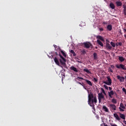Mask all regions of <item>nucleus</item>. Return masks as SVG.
Instances as JSON below:
<instances>
[{"mask_svg":"<svg viewBox=\"0 0 126 126\" xmlns=\"http://www.w3.org/2000/svg\"><path fill=\"white\" fill-rule=\"evenodd\" d=\"M88 98V104L92 107L93 110H95V105L94 104H94L97 103V98H96V96L94 97V95L92 93L89 94Z\"/></svg>","mask_w":126,"mask_h":126,"instance_id":"f257e3e1","label":"nucleus"},{"mask_svg":"<svg viewBox=\"0 0 126 126\" xmlns=\"http://www.w3.org/2000/svg\"><path fill=\"white\" fill-rule=\"evenodd\" d=\"M83 44L84 48H86V49H89V48L93 49L94 48L93 45L90 43V42H84Z\"/></svg>","mask_w":126,"mask_h":126,"instance_id":"f03ea898","label":"nucleus"},{"mask_svg":"<svg viewBox=\"0 0 126 126\" xmlns=\"http://www.w3.org/2000/svg\"><path fill=\"white\" fill-rule=\"evenodd\" d=\"M109 89L110 91V92H108V95L110 98H113V95H114V94H117V93H116L115 92H114L112 90V88H111L110 87H109Z\"/></svg>","mask_w":126,"mask_h":126,"instance_id":"7ed1b4c3","label":"nucleus"},{"mask_svg":"<svg viewBox=\"0 0 126 126\" xmlns=\"http://www.w3.org/2000/svg\"><path fill=\"white\" fill-rule=\"evenodd\" d=\"M107 79L108 82L104 81L103 82V83H104V84H106V85H109V86L112 85V79H111V78L109 77H107Z\"/></svg>","mask_w":126,"mask_h":126,"instance_id":"20e7f679","label":"nucleus"},{"mask_svg":"<svg viewBox=\"0 0 126 126\" xmlns=\"http://www.w3.org/2000/svg\"><path fill=\"white\" fill-rule=\"evenodd\" d=\"M102 100H104L105 99V96H104V95H103V94H102V93H99L98 94V101H99V103H101L102 102Z\"/></svg>","mask_w":126,"mask_h":126,"instance_id":"39448f33","label":"nucleus"},{"mask_svg":"<svg viewBox=\"0 0 126 126\" xmlns=\"http://www.w3.org/2000/svg\"><path fill=\"white\" fill-rule=\"evenodd\" d=\"M59 56L62 59H60V62L61 63H62V64H65V62H66V60L64 59V58H63V56H62V55H61L60 53H59ZM62 60H63V61H62Z\"/></svg>","mask_w":126,"mask_h":126,"instance_id":"423d86ee","label":"nucleus"},{"mask_svg":"<svg viewBox=\"0 0 126 126\" xmlns=\"http://www.w3.org/2000/svg\"><path fill=\"white\" fill-rule=\"evenodd\" d=\"M117 78L120 82H124L125 81V77L123 76H121L120 75L117 76Z\"/></svg>","mask_w":126,"mask_h":126,"instance_id":"0eeeda50","label":"nucleus"},{"mask_svg":"<svg viewBox=\"0 0 126 126\" xmlns=\"http://www.w3.org/2000/svg\"><path fill=\"white\" fill-rule=\"evenodd\" d=\"M109 106L111 109H112V110H113V111H116V110H117L116 109L117 107L116 106V105L110 104Z\"/></svg>","mask_w":126,"mask_h":126,"instance_id":"6e6552de","label":"nucleus"},{"mask_svg":"<svg viewBox=\"0 0 126 126\" xmlns=\"http://www.w3.org/2000/svg\"><path fill=\"white\" fill-rule=\"evenodd\" d=\"M54 62L57 65H60V62L59 61V59H58V57H55L54 58Z\"/></svg>","mask_w":126,"mask_h":126,"instance_id":"1a4fd4ad","label":"nucleus"},{"mask_svg":"<svg viewBox=\"0 0 126 126\" xmlns=\"http://www.w3.org/2000/svg\"><path fill=\"white\" fill-rule=\"evenodd\" d=\"M70 69L71 70H73L75 72H78V69L76 68V67H74V66H72L70 67Z\"/></svg>","mask_w":126,"mask_h":126,"instance_id":"9d476101","label":"nucleus"},{"mask_svg":"<svg viewBox=\"0 0 126 126\" xmlns=\"http://www.w3.org/2000/svg\"><path fill=\"white\" fill-rule=\"evenodd\" d=\"M118 114H119V117L121 118V119L126 120V115H125V114H123L121 113V112H119Z\"/></svg>","mask_w":126,"mask_h":126,"instance_id":"9b49d317","label":"nucleus"},{"mask_svg":"<svg viewBox=\"0 0 126 126\" xmlns=\"http://www.w3.org/2000/svg\"><path fill=\"white\" fill-rule=\"evenodd\" d=\"M107 50H112V46L109 44V43H106L105 46Z\"/></svg>","mask_w":126,"mask_h":126,"instance_id":"f8f14e48","label":"nucleus"},{"mask_svg":"<svg viewBox=\"0 0 126 126\" xmlns=\"http://www.w3.org/2000/svg\"><path fill=\"white\" fill-rule=\"evenodd\" d=\"M96 39H98L99 40H100V41H102V42H104V41H105L103 36L101 35H97L96 36Z\"/></svg>","mask_w":126,"mask_h":126,"instance_id":"ddd939ff","label":"nucleus"},{"mask_svg":"<svg viewBox=\"0 0 126 126\" xmlns=\"http://www.w3.org/2000/svg\"><path fill=\"white\" fill-rule=\"evenodd\" d=\"M113 116L116 118V119L117 120V121H121V118L119 117V115H118L117 113H114Z\"/></svg>","mask_w":126,"mask_h":126,"instance_id":"4468645a","label":"nucleus"},{"mask_svg":"<svg viewBox=\"0 0 126 126\" xmlns=\"http://www.w3.org/2000/svg\"><path fill=\"white\" fill-rule=\"evenodd\" d=\"M107 29L108 30V31H112V29H113L112 25H108L107 26Z\"/></svg>","mask_w":126,"mask_h":126,"instance_id":"2eb2a0df","label":"nucleus"},{"mask_svg":"<svg viewBox=\"0 0 126 126\" xmlns=\"http://www.w3.org/2000/svg\"><path fill=\"white\" fill-rule=\"evenodd\" d=\"M102 109L104 110V112H109V109L107 108V106L103 105Z\"/></svg>","mask_w":126,"mask_h":126,"instance_id":"dca6fc26","label":"nucleus"},{"mask_svg":"<svg viewBox=\"0 0 126 126\" xmlns=\"http://www.w3.org/2000/svg\"><path fill=\"white\" fill-rule=\"evenodd\" d=\"M97 42L98 44L99 45V46H101V47H104V44H103V43H102L100 40L97 39Z\"/></svg>","mask_w":126,"mask_h":126,"instance_id":"f3484780","label":"nucleus"},{"mask_svg":"<svg viewBox=\"0 0 126 126\" xmlns=\"http://www.w3.org/2000/svg\"><path fill=\"white\" fill-rule=\"evenodd\" d=\"M117 6H122L123 5V3L121 1H117L116 2Z\"/></svg>","mask_w":126,"mask_h":126,"instance_id":"a211bd4d","label":"nucleus"},{"mask_svg":"<svg viewBox=\"0 0 126 126\" xmlns=\"http://www.w3.org/2000/svg\"><path fill=\"white\" fill-rule=\"evenodd\" d=\"M119 60L120 61H121V62H124L125 61V58H124V57H122V56H119Z\"/></svg>","mask_w":126,"mask_h":126,"instance_id":"6ab92c4d","label":"nucleus"},{"mask_svg":"<svg viewBox=\"0 0 126 126\" xmlns=\"http://www.w3.org/2000/svg\"><path fill=\"white\" fill-rule=\"evenodd\" d=\"M85 81L87 82L88 84L90 85V86H92V83L91 82V81L88 80H85Z\"/></svg>","mask_w":126,"mask_h":126,"instance_id":"aec40b11","label":"nucleus"},{"mask_svg":"<svg viewBox=\"0 0 126 126\" xmlns=\"http://www.w3.org/2000/svg\"><path fill=\"white\" fill-rule=\"evenodd\" d=\"M110 6L112 9H115V4L113 3H110Z\"/></svg>","mask_w":126,"mask_h":126,"instance_id":"412c9836","label":"nucleus"},{"mask_svg":"<svg viewBox=\"0 0 126 126\" xmlns=\"http://www.w3.org/2000/svg\"><path fill=\"white\" fill-rule=\"evenodd\" d=\"M70 53H71V54H72L73 57H75V56H76V54L75 53V52H74V50H71L70 51Z\"/></svg>","mask_w":126,"mask_h":126,"instance_id":"4be33fe9","label":"nucleus"},{"mask_svg":"<svg viewBox=\"0 0 126 126\" xmlns=\"http://www.w3.org/2000/svg\"><path fill=\"white\" fill-rule=\"evenodd\" d=\"M61 52L63 56V57H64V58H66V54H65V53H64V52H63V51L61 50Z\"/></svg>","mask_w":126,"mask_h":126,"instance_id":"5701e85b","label":"nucleus"},{"mask_svg":"<svg viewBox=\"0 0 126 126\" xmlns=\"http://www.w3.org/2000/svg\"><path fill=\"white\" fill-rule=\"evenodd\" d=\"M84 71H85L87 73H91V72H90V71H89L87 68L84 69Z\"/></svg>","mask_w":126,"mask_h":126,"instance_id":"b1692460","label":"nucleus"},{"mask_svg":"<svg viewBox=\"0 0 126 126\" xmlns=\"http://www.w3.org/2000/svg\"><path fill=\"white\" fill-rule=\"evenodd\" d=\"M120 108H122V109H126V107L125 106V105H124V104L122 103H120Z\"/></svg>","mask_w":126,"mask_h":126,"instance_id":"393cba45","label":"nucleus"},{"mask_svg":"<svg viewBox=\"0 0 126 126\" xmlns=\"http://www.w3.org/2000/svg\"><path fill=\"white\" fill-rule=\"evenodd\" d=\"M111 102H112L113 104H117V99L113 98Z\"/></svg>","mask_w":126,"mask_h":126,"instance_id":"a878e982","label":"nucleus"},{"mask_svg":"<svg viewBox=\"0 0 126 126\" xmlns=\"http://www.w3.org/2000/svg\"><path fill=\"white\" fill-rule=\"evenodd\" d=\"M110 44H111L112 47H113V48H115V47H116V44H115V43H114L113 41H111L110 42Z\"/></svg>","mask_w":126,"mask_h":126,"instance_id":"bb28decb","label":"nucleus"},{"mask_svg":"<svg viewBox=\"0 0 126 126\" xmlns=\"http://www.w3.org/2000/svg\"><path fill=\"white\" fill-rule=\"evenodd\" d=\"M94 60H97V53H94Z\"/></svg>","mask_w":126,"mask_h":126,"instance_id":"cd10ccee","label":"nucleus"},{"mask_svg":"<svg viewBox=\"0 0 126 126\" xmlns=\"http://www.w3.org/2000/svg\"><path fill=\"white\" fill-rule=\"evenodd\" d=\"M81 52L82 53V55H85V54H86V52L85 51V50L84 49L82 50L81 51Z\"/></svg>","mask_w":126,"mask_h":126,"instance_id":"c85d7f7f","label":"nucleus"},{"mask_svg":"<svg viewBox=\"0 0 126 126\" xmlns=\"http://www.w3.org/2000/svg\"><path fill=\"white\" fill-rule=\"evenodd\" d=\"M101 90L102 93H103V94H104V95H107V94H106V92H105V90H104V89L101 88Z\"/></svg>","mask_w":126,"mask_h":126,"instance_id":"c756f323","label":"nucleus"},{"mask_svg":"<svg viewBox=\"0 0 126 126\" xmlns=\"http://www.w3.org/2000/svg\"><path fill=\"white\" fill-rule=\"evenodd\" d=\"M85 26V23L82 22L80 25V26L83 27V26Z\"/></svg>","mask_w":126,"mask_h":126,"instance_id":"7c9ffc66","label":"nucleus"},{"mask_svg":"<svg viewBox=\"0 0 126 126\" xmlns=\"http://www.w3.org/2000/svg\"><path fill=\"white\" fill-rule=\"evenodd\" d=\"M104 87L105 88V89H106V90H109V87H108V86L104 85Z\"/></svg>","mask_w":126,"mask_h":126,"instance_id":"2f4dec72","label":"nucleus"},{"mask_svg":"<svg viewBox=\"0 0 126 126\" xmlns=\"http://www.w3.org/2000/svg\"><path fill=\"white\" fill-rule=\"evenodd\" d=\"M123 92H124L125 93V94L126 95V88H124L123 89H122Z\"/></svg>","mask_w":126,"mask_h":126,"instance_id":"473e14b6","label":"nucleus"},{"mask_svg":"<svg viewBox=\"0 0 126 126\" xmlns=\"http://www.w3.org/2000/svg\"><path fill=\"white\" fill-rule=\"evenodd\" d=\"M119 109L120 112H124L125 111V110L123 109L122 108V107H119Z\"/></svg>","mask_w":126,"mask_h":126,"instance_id":"72a5a7b5","label":"nucleus"},{"mask_svg":"<svg viewBox=\"0 0 126 126\" xmlns=\"http://www.w3.org/2000/svg\"><path fill=\"white\" fill-rule=\"evenodd\" d=\"M77 79H82V80H84V79L83 78L81 77H78L77 78Z\"/></svg>","mask_w":126,"mask_h":126,"instance_id":"f704fd0d","label":"nucleus"},{"mask_svg":"<svg viewBox=\"0 0 126 126\" xmlns=\"http://www.w3.org/2000/svg\"><path fill=\"white\" fill-rule=\"evenodd\" d=\"M99 30L100 31H104V29H103V28H99Z\"/></svg>","mask_w":126,"mask_h":126,"instance_id":"c9c22d12","label":"nucleus"},{"mask_svg":"<svg viewBox=\"0 0 126 126\" xmlns=\"http://www.w3.org/2000/svg\"><path fill=\"white\" fill-rule=\"evenodd\" d=\"M94 80L95 82H97V81H98V80L96 78H94Z\"/></svg>","mask_w":126,"mask_h":126,"instance_id":"e433bc0d","label":"nucleus"},{"mask_svg":"<svg viewBox=\"0 0 126 126\" xmlns=\"http://www.w3.org/2000/svg\"><path fill=\"white\" fill-rule=\"evenodd\" d=\"M118 45L119 46H122V45H123V43L122 42H119L118 43Z\"/></svg>","mask_w":126,"mask_h":126,"instance_id":"4c0bfd02","label":"nucleus"},{"mask_svg":"<svg viewBox=\"0 0 126 126\" xmlns=\"http://www.w3.org/2000/svg\"><path fill=\"white\" fill-rule=\"evenodd\" d=\"M111 68H115V65H111Z\"/></svg>","mask_w":126,"mask_h":126,"instance_id":"58836bf2","label":"nucleus"},{"mask_svg":"<svg viewBox=\"0 0 126 126\" xmlns=\"http://www.w3.org/2000/svg\"><path fill=\"white\" fill-rule=\"evenodd\" d=\"M102 24H108V22H103Z\"/></svg>","mask_w":126,"mask_h":126,"instance_id":"ea45409f","label":"nucleus"},{"mask_svg":"<svg viewBox=\"0 0 126 126\" xmlns=\"http://www.w3.org/2000/svg\"><path fill=\"white\" fill-rule=\"evenodd\" d=\"M106 43H110V41L109 40V39H106Z\"/></svg>","mask_w":126,"mask_h":126,"instance_id":"a19ab883","label":"nucleus"},{"mask_svg":"<svg viewBox=\"0 0 126 126\" xmlns=\"http://www.w3.org/2000/svg\"><path fill=\"white\" fill-rule=\"evenodd\" d=\"M124 14L126 15V9H124Z\"/></svg>","mask_w":126,"mask_h":126,"instance_id":"79ce46f5","label":"nucleus"},{"mask_svg":"<svg viewBox=\"0 0 126 126\" xmlns=\"http://www.w3.org/2000/svg\"><path fill=\"white\" fill-rule=\"evenodd\" d=\"M55 56H59V54H58V52H55Z\"/></svg>","mask_w":126,"mask_h":126,"instance_id":"37998d69","label":"nucleus"},{"mask_svg":"<svg viewBox=\"0 0 126 126\" xmlns=\"http://www.w3.org/2000/svg\"><path fill=\"white\" fill-rule=\"evenodd\" d=\"M78 83H79V84H80V85H82V86H83L84 88H85L84 86L83 85H82V84H81V83L79 82Z\"/></svg>","mask_w":126,"mask_h":126,"instance_id":"c03bdc74","label":"nucleus"},{"mask_svg":"<svg viewBox=\"0 0 126 126\" xmlns=\"http://www.w3.org/2000/svg\"><path fill=\"white\" fill-rule=\"evenodd\" d=\"M109 71H110V72H112V73L113 72V71L111 68L109 69Z\"/></svg>","mask_w":126,"mask_h":126,"instance_id":"a18cd8bd","label":"nucleus"},{"mask_svg":"<svg viewBox=\"0 0 126 126\" xmlns=\"http://www.w3.org/2000/svg\"><path fill=\"white\" fill-rule=\"evenodd\" d=\"M124 32L126 34V28L124 29Z\"/></svg>","mask_w":126,"mask_h":126,"instance_id":"49530a36","label":"nucleus"},{"mask_svg":"<svg viewBox=\"0 0 126 126\" xmlns=\"http://www.w3.org/2000/svg\"><path fill=\"white\" fill-rule=\"evenodd\" d=\"M111 126H118L116 124H111Z\"/></svg>","mask_w":126,"mask_h":126,"instance_id":"de8ad7c7","label":"nucleus"},{"mask_svg":"<svg viewBox=\"0 0 126 126\" xmlns=\"http://www.w3.org/2000/svg\"><path fill=\"white\" fill-rule=\"evenodd\" d=\"M54 48H55V49H56V48H57V45H54Z\"/></svg>","mask_w":126,"mask_h":126,"instance_id":"09e8293b","label":"nucleus"},{"mask_svg":"<svg viewBox=\"0 0 126 126\" xmlns=\"http://www.w3.org/2000/svg\"><path fill=\"white\" fill-rule=\"evenodd\" d=\"M116 46H117V47H118V46H119L118 43H116Z\"/></svg>","mask_w":126,"mask_h":126,"instance_id":"8fccbe9b","label":"nucleus"},{"mask_svg":"<svg viewBox=\"0 0 126 126\" xmlns=\"http://www.w3.org/2000/svg\"><path fill=\"white\" fill-rule=\"evenodd\" d=\"M95 49H98V47L95 46Z\"/></svg>","mask_w":126,"mask_h":126,"instance_id":"3c124183","label":"nucleus"},{"mask_svg":"<svg viewBox=\"0 0 126 126\" xmlns=\"http://www.w3.org/2000/svg\"><path fill=\"white\" fill-rule=\"evenodd\" d=\"M124 37H125V38H126V34H125V35H124Z\"/></svg>","mask_w":126,"mask_h":126,"instance_id":"603ef678","label":"nucleus"}]
</instances>
